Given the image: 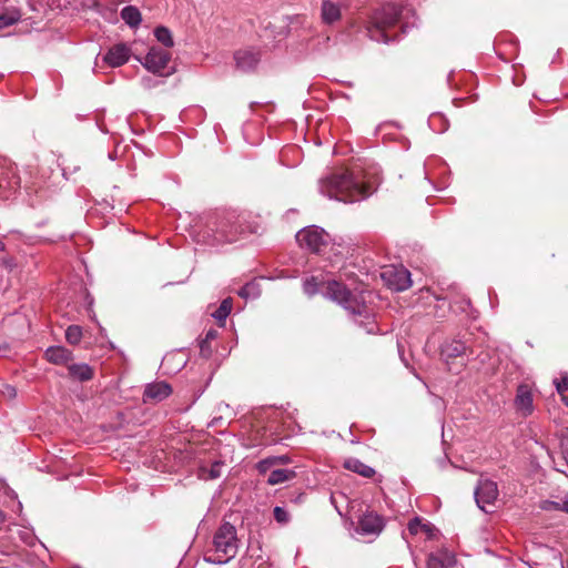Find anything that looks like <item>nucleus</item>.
<instances>
[{
	"instance_id": "obj_1",
	"label": "nucleus",
	"mask_w": 568,
	"mask_h": 568,
	"mask_svg": "<svg viewBox=\"0 0 568 568\" xmlns=\"http://www.w3.org/2000/svg\"><path fill=\"white\" fill-rule=\"evenodd\" d=\"M320 192L344 203H354L366 199L371 189L348 170L332 172L318 182Z\"/></svg>"
},
{
	"instance_id": "obj_2",
	"label": "nucleus",
	"mask_w": 568,
	"mask_h": 568,
	"mask_svg": "<svg viewBox=\"0 0 568 568\" xmlns=\"http://www.w3.org/2000/svg\"><path fill=\"white\" fill-rule=\"evenodd\" d=\"M239 551L236 529L230 523L222 524L215 531L212 546L204 554V560L214 565H224Z\"/></svg>"
},
{
	"instance_id": "obj_3",
	"label": "nucleus",
	"mask_w": 568,
	"mask_h": 568,
	"mask_svg": "<svg viewBox=\"0 0 568 568\" xmlns=\"http://www.w3.org/2000/svg\"><path fill=\"white\" fill-rule=\"evenodd\" d=\"M325 295L342 305L345 310L356 316H364L365 321H358L368 334L377 332L376 323L367 314L366 306L359 301L358 296L353 294L344 284L337 281L327 283Z\"/></svg>"
},
{
	"instance_id": "obj_4",
	"label": "nucleus",
	"mask_w": 568,
	"mask_h": 568,
	"mask_svg": "<svg viewBox=\"0 0 568 568\" xmlns=\"http://www.w3.org/2000/svg\"><path fill=\"white\" fill-rule=\"evenodd\" d=\"M400 13L402 8L395 3H387L375 9L365 23L366 33L369 39L383 43L394 40L388 34V31L398 23Z\"/></svg>"
},
{
	"instance_id": "obj_5",
	"label": "nucleus",
	"mask_w": 568,
	"mask_h": 568,
	"mask_svg": "<svg viewBox=\"0 0 568 568\" xmlns=\"http://www.w3.org/2000/svg\"><path fill=\"white\" fill-rule=\"evenodd\" d=\"M329 235L318 226H308L296 234V241L301 247L313 253H321L328 244Z\"/></svg>"
},
{
	"instance_id": "obj_6",
	"label": "nucleus",
	"mask_w": 568,
	"mask_h": 568,
	"mask_svg": "<svg viewBox=\"0 0 568 568\" xmlns=\"http://www.w3.org/2000/svg\"><path fill=\"white\" fill-rule=\"evenodd\" d=\"M171 60L170 52L152 47L144 58L143 65L150 72L159 75H169L172 71L166 70Z\"/></svg>"
},
{
	"instance_id": "obj_7",
	"label": "nucleus",
	"mask_w": 568,
	"mask_h": 568,
	"mask_svg": "<svg viewBox=\"0 0 568 568\" xmlns=\"http://www.w3.org/2000/svg\"><path fill=\"white\" fill-rule=\"evenodd\" d=\"M20 186V178L14 165L8 160H0V196L9 197Z\"/></svg>"
},
{
	"instance_id": "obj_8",
	"label": "nucleus",
	"mask_w": 568,
	"mask_h": 568,
	"mask_svg": "<svg viewBox=\"0 0 568 568\" xmlns=\"http://www.w3.org/2000/svg\"><path fill=\"white\" fill-rule=\"evenodd\" d=\"M499 495L497 484L487 478H480L475 489V500L477 506L488 513L487 506H491Z\"/></svg>"
},
{
	"instance_id": "obj_9",
	"label": "nucleus",
	"mask_w": 568,
	"mask_h": 568,
	"mask_svg": "<svg viewBox=\"0 0 568 568\" xmlns=\"http://www.w3.org/2000/svg\"><path fill=\"white\" fill-rule=\"evenodd\" d=\"M383 280L394 291H405L412 285L410 273L404 267H389L383 271Z\"/></svg>"
},
{
	"instance_id": "obj_10",
	"label": "nucleus",
	"mask_w": 568,
	"mask_h": 568,
	"mask_svg": "<svg viewBox=\"0 0 568 568\" xmlns=\"http://www.w3.org/2000/svg\"><path fill=\"white\" fill-rule=\"evenodd\" d=\"M515 407L517 412L527 417L534 412V399H532V390L531 387L527 384H520L517 387V393L515 397Z\"/></svg>"
},
{
	"instance_id": "obj_11",
	"label": "nucleus",
	"mask_w": 568,
	"mask_h": 568,
	"mask_svg": "<svg viewBox=\"0 0 568 568\" xmlns=\"http://www.w3.org/2000/svg\"><path fill=\"white\" fill-rule=\"evenodd\" d=\"M130 57L131 48L126 43L120 42L108 50L103 60L109 67L116 68L125 64Z\"/></svg>"
},
{
	"instance_id": "obj_12",
	"label": "nucleus",
	"mask_w": 568,
	"mask_h": 568,
	"mask_svg": "<svg viewBox=\"0 0 568 568\" xmlns=\"http://www.w3.org/2000/svg\"><path fill=\"white\" fill-rule=\"evenodd\" d=\"M384 519L378 514L368 511L365 513L358 520L357 530L362 535H378L384 528Z\"/></svg>"
},
{
	"instance_id": "obj_13",
	"label": "nucleus",
	"mask_w": 568,
	"mask_h": 568,
	"mask_svg": "<svg viewBox=\"0 0 568 568\" xmlns=\"http://www.w3.org/2000/svg\"><path fill=\"white\" fill-rule=\"evenodd\" d=\"M260 59L261 53L255 49H240L234 53L236 67L244 72L254 70Z\"/></svg>"
},
{
	"instance_id": "obj_14",
	"label": "nucleus",
	"mask_w": 568,
	"mask_h": 568,
	"mask_svg": "<svg viewBox=\"0 0 568 568\" xmlns=\"http://www.w3.org/2000/svg\"><path fill=\"white\" fill-rule=\"evenodd\" d=\"M172 393L171 386L165 382H158L146 385L143 393V402H161Z\"/></svg>"
},
{
	"instance_id": "obj_15",
	"label": "nucleus",
	"mask_w": 568,
	"mask_h": 568,
	"mask_svg": "<svg viewBox=\"0 0 568 568\" xmlns=\"http://www.w3.org/2000/svg\"><path fill=\"white\" fill-rule=\"evenodd\" d=\"M343 3L332 0H322L321 20L324 24L332 26L341 20Z\"/></svg>"
},
{
	"instance_id": "obj_16",
	"label": "nucleus",
	"mask_w": 568,
	"mask_h": 568,
	"mask_svg": "<svg viewBox=\"0 0 568 568\" xmlns=\"http://www.w3.org/2000/svg\"><path fill=\"white\" fill-rule=\"evenodd\" d=\"M455 562V555L447 549H442L428 556L427 568H449L453 567Z\"/></svg>"
},
{
	"instance_id": "obj_17",
	"label": "nucleus",
	"mask_w": 568,
	"mask_h": 568,
	"mask_svg": "<svg viewBox=\"0 0 568 568\" xmlns=\"http://www.w3.org/2000/svg\"><path fill=\"white\" fill-rule=\"evenodd\" d=\"M467 346L463 341L450 339L443 343L440 347L442 357L448 363L449 359L463 356Z\"/></svg>"
},
{
	"instance_id": "obj_18",
	"label": "nucleus",
	"mask_w": 568,
	"mask_h": 568,
	"mask_svg": "<svg viewBox=\"0 0 568 568\" xmlns=\"http://www.w3.org/2000/svg\"><path fill=\"white\" fill-rule=\"evenodd\" d=\"M45 358L53 364H65L72 358V353L63 346H51L45 351Z\"/></svg>"
},
{
	"instance_id": "obj_19",
	"label": "nucleus",
	"mask_w": 568,
	"mask_h": 568,
	"mask_svg": "<svg viewBox=\"0 0 568 568\" xmlns=\"http://www.w3.org/2000/svg\"><path fill=\"white\" fill-rule=\"evenodd\" d=\"M224 463L215 460L211 465H202L199 467L197 476L203 480H213L222 476Z\"/></svg>"
},
{
	"instance_id": "obj_20",
	"label": "nucleus",
	"mask_w": 568,
	"mask_h": 568,
	"mask_svg": "<svg viewBox=\"0 0 568 568\" xmlns=\"http://www.w3.org/2000/svg\"><path fill=\"white\" fill-rule=\"evenodd\" d=\"M69 375L79 381V382H88L93 378V368L84 363L80 364H71L68 366Z\"/></svg>"
},
{
	"instance_id": "obj_21",
	"label": "nucleus",
	"mask_w": 568,
	"mask_h": 568,
	"mask_svg": "<svg viewBox=\"0 0 568 568\" xmlns=\"http://www.w3.org/2000/svg\"><path fill=\"white\" fill-rule=\"evenodd\" d=\"M344 467L347 470H351L353 473H356L365 478H371L375 475V470L368 466L362 463L357 458H348L344 462Z\"/></svg>"
},
{
	"instance_id": "obj_22",
	"label": "nucleus",
	"mask_w": 568,
	"mask_h": 568,
	"mask_svg": "<svg viewBox=\"0 0 568 568\" xmlns=\"http://www.w3.org/2000/svg\"><path fill=\"white\" fill-rule=\"evenodd\" d=\"M121 19L132 29H136L142 22V14L134 6H126L121 10Z\"/></svg>"
},
{
	"instance_id": "obj_23",
	"label": "nucleus",
	"mask_w": 568,
	"mask_h": 568,
	"mask_svg": "<svg viewBox=\"0 0 568 568\" xmlns=\"http://www.w3.org/2000/svg\"><path fill=\"white\" fill-rule=\"evenodd\" d=\"M295 476L296 473L293 469H274L270 471L266 483L274 486L292 480Z\"/></svg>"
},
{
	"instance_id": "obj_24",
	"label": "nucleus",
	"mask_w": 568,
	"mask_h": 568,
	"mask_svg": "<svg viewBox=\"0 0 568 568\" xmlns=\"http://www.w3.org/2000/svg\"><path fill=\"white\" fill-rule=\"evenodd\" d=\"M408 530L412 535H417L423 531L427 535L428 538L434 537L435 527L429 523H424L419 517H415L408 523Z\"/></svg>"
},
{
	"instance_id": "obj_25",
	"label": "nucleus",
	"mask_w": 568,
	"mask_h": 568,
	"mask_svg": "<svg viewBox=\"0 0 568 568\" xmlns=\"http://www.w3.org/2000/svg\"><path fill=\"white\" fill-rule=\"evenodd\" d=\"M21 19V12L17 8L6 9L0 13V30L13 26Z\"/></svg>"
},
{
	"instance_id": "obj_26",
	"label": "nucleus",
	"mask_w": 568,
	"mask_h": 568,
	"mask_svg": "<svg viewBox=\"0 0 568 568\" xmlns=\"http://www.w3.org/2000/svg\"><path fill=\"white\" fill-rule=\"evenodd\" d=\"M154 37L166 48H172L174 45L172 33L166 27H156L154 29Z\"/></svg>"
},
{
	"instance_id": "obj_27",
	"label": "nucleus",
	"mask_w": 568,
	"mask_h": 568,
	"mask_svg": "<svg viewBox=\"0 0 568 568\" xmlns=\"http://www.w3.org/2000/svg\"><path fill=\"white\" fill-rule=\"evenodd\" d=\"M232 298H225L222 301L220 307L212 314L219 322H224L232 311Z\"/></svg>"
},
{
	"instance_id": "obj_28",
	"label": "nucleus",
	"mask_w": 568,
	"mask_h": 568,
	"mask_svg": "<svg viewBox=\"0 0 568 568\" xmlns=\"http://www.w3.org/2000/svg\"><path fill=\"white\" fill-rule=\"evenodd\" d=\"M82 338V328L78 325H70L65 331V339L69 344L77 345Z\"/></svg>"
},
{
	"instance_id": "obj_29",
	"label": "nucleus",
	"mask_w": 568,
	"mask_h": 568,
	"mask_svg": "<svg viewBox=\"0 0 568 568\" xmlns=\"http://www.w3.org/2000/svg\"><path fill=\"white\" fill-rule=\"evenodd\" d=\"M239 295L243 298L257 297L260 295L258 284L250 282L240 288Z\"/></svg>"
},
{
	"instance_id": "obj_30",
	"label": "nucleus",
	"mask_w": 568,
	"mask_h": 568,
	"mask_svg": "<svg viewBox=\"0 0 568 568\" xmlns=\"http://www.w3.org/2000/svg\"><path fill=\"white\" fill-rule=\"evenodd\" d=\"M273 515H274L275 520L282 525L287 524L291 519L288 511L281 506H276L273 509Z\"/></svg>"
},
{
	"instance_id": "obj_31",
	"label": "nucleus",
	"mask_w": 568,
	"mask_h": 568,
	"mask_svg": "<svg viewBox=\"0 0 568 568\" xmlns=\"http://www.w3.org/2000/svg\"><path fill=\"white\" fill-rule=\"evenodd\" d=\"M304 292L307 295H314L318 291V284L315 277L306 278L303 284Z\"/></svg>"
},
{
	"instance_id": "obj_32",
	"label": "nucleus",
	"mask_w": 568,
	"mask_h": 568,
	"mask_svg": "<svg viewBox=\"0 0 568 568\" xmlns=\"http://www.w3.org/2000/svg\"><path fill=\"white\" fill-rule=\"evenodd\" d=\"M275 465H274L272 456H271V457L260 460L256 465V469L258 470L260 474L265 475Z\"/></svg>"
},
{
	"instance_id": "obj_33",
	"label": "nucleus",
	"mask_w": 568,
	"mask_h": 568,
	"mask_svg": "<svg viewBox=\"0 0 568 568\" xmlns=\"http://www.w3.org/2000/svg\"><path fill=\"white\" fill-rule=\"evenodd\" d=\"M556 389L559 395H564L568 390V377H561L555 381Z\"/></svg>"
},
{
	"instance_id": "obj_34",
	"label": "nucleus",
	"mask_w": 568,
	"mask_h": 568,
	"mask_svg": "<svg viewBox=\"0 0 568 568\" xmlns=\"http://www.w3.org/2000/svg\"><path fill=\"white\" fill-rule=\"evenodd\" d=\"M272 459L275 466L291 463V458L287 455L272 456Z\"/></svg>"
},
{
	"instance_id": "obj_35",
	"label": "nucleus",
	"mask_w": 568,
	"mask_h": 568,
	"mask_svg": "<svg viewBox=\"0 0 568 568\" xmlns=\"http://www.w3.org/2000/svg\"><path fill=\"white\" fill-rule=\"evenodd\" d=\"M217 335V332L214 331V329H210L206 335H205V338L202 341L201 343V352H204V344H209L210 341L214 339Z\"/></svg>"
},
{
	"instance_id": "obj_36",
	"label": "nucleus",
	"mask_w": 568,
	"mask_h": 568,
	"mask_svg": "<svg viewBox=\"0 0 568 568\" xmlns=\"http://www.w3.org/2000/svg\"><path fill=\"white\" fill-rule=\"evenodd\" d=\"M562 501H545L542 508L544 509H555L561 511Z\"/></svg>"
},
{
	"instance_id": "obj_37",
	"label": "nucleus",
	"mask_w": 568,
	"mask_h": 568,
	"mask_svg": "<svg viewBox=\"0 0 568 568\" xmlns=\"http://www.w3.org/2000/svg\"><path fill=\"white\" fill-rule=\"evenodd\" d=\"M7 394L11 397L16 396V388L12 386H6Z\"/></svg>"
},
{
	"instance_id": "obj_38",
	"label": "nucleus",
	"mask_w": 568,
	"mask_h": 568,
	"mask_svg": "<svg viewBox=\"0 0 568 568\" xmlns=\"http://www.w3.org/2000/svg\"><path fill=\"white\" fill-rule=\"evenodd\" d=\"M561 511H565L568 514V497H565L562 499V506H561Z\"/></svg>"
},
{
	"instance_id": "obj_39",
	"label": "nucleus",
	"mask_w": 568,
	"mask_h": 568,
	"mask_svg": "<svg viewBox=\"0 0 568 568\" xmlns=\"http://www.w3.org/2000/svg\"><path fill=\"white\" fill-rule=\"evenodd\" d=\"M202 354H206L209 355L211 353L210 348H209V344H204V352H201Z\"/></svg>"
},
{
	"instance_id": "obj_40",
	"label": "nucleus",
	"mask_w": 568,
	"mask_h": 568,
	"mask_svg": "<svg viewBox=\"0 0 568 568\" xmlns=\"http://www.w3.org/2000/svg\"><path fill=\"white\" fill-rule=\"evenodd\" d=\"M561 396V399L562 402L568 406V394H564V395H560Z\"/></svg>"
},
{
	"instance_id": "obj_41",
	"label": "nucleus",
	"mask_w": 568,
	"mask_h": 568,
	"mask_svg": "<svg viewBox=\"0 0 568 568\" xmlns=\"http://www.w3.org/2000/svg\"><path fill=\"white\" fill-rule=\"evenodd\" d=\"M6 519V516L3 514V511L0 510V523L4 521Z\"/></svg>"
},
{
	"instance_id": "obj_42",
	"label": "nucleus",
	"mask_w": 568,
	"mask_h": 568,
	"mask_svg": "<svg viewBox=\"0 0 568 568\" xmlns=\"http://www.w3.org/2000/svg\"><path fill=\"white\" fill-rule=\"evenodd\" d=\"M4 243L0 240V252L4 251Z\"/></svg>"
},
{
	"instance_id": "obj_43",
	"label": "nucleus",
	"mask_w": 568,
	"mask_h": 568,
	"mask_svg": "<svg viewBox=\"0 0 568 568\" xmlns=\"http://www.w3.org/2000/svg\"><path fill=\"white\" fill-rule=\"evenodd\" d=\"M119 3L131 2L132 0H116Z\"/></svg>"
},
{
	"instance_id": "obj_44",
	"label": "nucleus",
	"mask_w": 568,
	"mask_h": 568,
	"mask_svg": "<svg viewBox=\"0 0 568 568\" xmlns=\"http://www.w3.org/2000/svg\"><path fill=\"white\" fill-rule=\"evenodd\" d=\"M557 470H558V471H560V473H562V474H566V476L568 477V474H567L565 470L559 469V468H558Z\"/></svg>"
},
{
	"instance_id": "obj_45",
	"label": "nucleus",
	"mask_w": 568,
	"mask_h": 568,
	"mask_svg": "<svg viewBox=\"0 0 568 568\" xmlns=\"http://www.w3.org/2000/svg\"><path fill=\"white\" fill-rule=\"evenodd\" d=\"M225 240H226V241H232L233 239L226 235V236H225Z\"/></svg>"
}]
</instances>
